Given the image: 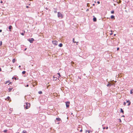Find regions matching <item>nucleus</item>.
Instances as JSON below:
<instances>
[{"instance_id":"obj_12","label":"nucleus","mask_w":133,"mask_h":133,"mask_svg":"<svg viewBox=\"0 0 133 133\" xmlns=\"http://www.w3.org/2000/svg\"><path fill=\"white\" fill-rule=\"evenodd\" d=\"M12 28V26L11 25H10L9 27V29L10 30V31H11V30Z\"/></svg>"},{"instance_id":"obj_31","label":"nucleus","mask_w":133,"mask_h":133,"mask_svg":"<svg viewBox=\"0 0 133 133\" xmlns=\"http://www.w3.org/2000/svg\"><path fill=\"white\" fill-rule=\"evenodd\" d=\"M86 11H89V9H87L86 10Z\"/></svg>"},{"instance_id":"obj_41","label":"nucleus","mask_w":133,"mask_h":133,"mask_svg":"<svg viewBox=\"0 0 133 133\" xmlns=\"http://www.w3.org/2000/svg\"><path fill=\"white\" fill-rule=\"evenodd\" d=\"M2 32V30L0 29V32Z\"/></svg>"},{"instance_id":"obj_26","label":"nucleus","mask_w":133,"mask_h":133,"mask_svg":"<svg viewBox=\"0 0 133 133\" xmlns=\"http://www.w3.org/2000/svg\"><path fill=\"white\" fill-rule=\"evenodd\" d=\"M59 76V77H60L61 76V75H60V73H58L57 74Z\"/></svg>"},{"instance_id":"obj_45","label":"nucleus","mask_w":133,"mask_h":133,"mask_svg":"<svg viewBox=\"0 0 133 133\" xmlns=\"http://www.w3.org/2000/svg\"><path fill=\"white\" fill-rule=\"evenodd\" d=\"M95 5V4H93L92 5L93 6H94Z\"/></svg>"},{"instance_id":"obj_43","label":"nucleus","mask_w":133,"mask_h":133,"mask_svg":"<svg viewBox=\"0 0 133 133\" xmlns=\"http://www.w3.org/2000/svg\"><path fill=\"white\" fill-rule=\"evenodd\" d=\"M112 34H113V33H111L110 34L111 35Z\"/></svg>"},{"instance_id":"obj_42","label":"nucleus","mask_w":133,"mask_h":133,"mask_svg":"<svg viewBox=\"0 0 133 133\" xmlns=\"http://www.w3.org/2000/svg\"><path fill=\"white\" fill-rule=\"evenodd\" d=\"M119 121H120V122H121V119H119Z\"/></svg>"},{"instance_id":"obj_52","label":"nucleus","mask_w":133,"mask_h":133,"mask_svg":"<svg viewBox=\"0 0 133 133\" xmlns=\"http://www.w3.org/2000/svg\"><path fill=\"white\" fill-rule=\"evenodd\" d=\"M76 43V44H77H77H77V43Z\"/></svg>"},{"instance_id":"obj_2","label":"nucleus","mask_w":133,"mask_h":133,"mask_svg":"<svg viewBox=\"0 0 133 133\" xmlns=\"http://www.w3.org/2000/svg\"><path fill=\"white\" fill-rule=\"evenodd\" d=\"M58 17L59 18L61 17V18H63V16L62 14L60 12H58Z\"/></svg>"},{"instance_id":"obj_13","label":"nucleus","mask_w":133,"mask_h":133,"mask_svg":"<svg viewBox=\"0 0 133 133\" xmlns=\"http://www.w3.org/2000/svg\"><path fill=\"white\" fill-rule=\"evenodd\" d=\"M59 46V47H62L63 46V44H62L61 43H60L59 45H58Z\"/></svg>"},{"instance_id":"obj_22","label":"nucleus","mask_w":133,"mask_h":133,"mask_svg":"<svg viewBox=\"0 0 133 133\" xmlns=\"http://www.w3.org/2000/svg\"><path fill=\"white\" fill-rule=\"evenodd\" d=\"M38 93L39 94H42V92L41 91H40L38 92Z\"/></svg>"},{"instance_id":"obj_48","label":"nucleus","mask_w":133,"mask_h":133,"mask_svg":"<svg viewBox=\"0 0 133 133\" xmlns=\"http://www.w3.org/2000/svg\"><path fill=\"white\" fill-rule=\"evenodd\" d=\"M21 67V66H20V65H19V68H20Z\"/></svg>"},{"instance_id":"obj_21","label":"nucleus","mask_w":133,"mask_h":133,"mask_svg":"<svg viewBox=\"0 0 133 133\" xmlns=\"http://www.w3.org/2000/svg\"><path fill=\"white\" fill-rule=\"evenodd\" d=\"M133 91V89H131L130 91V93L131 94H132L133 92H132V91Z\"/></svg>"},{"instance_id":"obj_5","label":"nucleus","mask_w":133,"mask_h":133,"mask_svg":"<svg viewBox=\"0 0 133 133\" xmlns=\"http://www.w3.org/2000/svg\"><path fill=\"white\" fill-rule=\"evenodd\" d=\"M52 43L55 45H57V44L58 42L56 41H53Z\"/></svg>"},{"instance_id":"obj_11","label":"nucleus","mask_w":133,"mask_h":133,"mask_svg":"<svg viewBox=\"0 0 133 133\" xmlns=\"http://www.w3.org/2000/svg\"><path fill=\"white\" fill-rule=\"evenodd\" d=\"M56 120L58 121H61V119L60 118H56Z\"/></svg>"},{"instance_id":"obj_47","label":"nucleus","mask_w":133,"mask_h":133,"mask_svg":"<svg viewBox=\"0 0 133 133\" xmlns=\"http://www.w3.org/2000/svg\"><path fill=\"white\" fill-rule=\"evenodd\" d=\"M26 49H27L26 48H25V50H25H25H26Z\"/></svg>"},{"instance_id":"obj_17","label":"nucleus","mask_w":133,"mask_h":133,"mask_svg":"<svg viewBox=\"0 0 133 133\" xmlns=\"http://www.w3.org/2000/svg\"><path fill=\"white\" fill-rule=\"evenodd\" d=\"M53 78L54 79V80L55 81H56V80H57V77H55L54 76H53Z\"/></svg>"},{"instance_id":"obj_51","label":"nucleus","mask_w":133,"mask_h":133,"mask_svg":"<svg viewBox=\"0 0 133 133\" xmlns=\"http://www.w3.org/2000/svg\"><path fill=\"white\" fill-rule=\"evenodd\" d=\"M79 78L80 79H81V78H80V77Z\"/></svg>"},{"instance_id":"obj_4","label":"nucleus","mask_w":133,"mask_h":133,"mask_svg":"<svg viewBox=\"0 0 133 133\" xmlns=\"http://www.w3.org/2000/svg\"><path fill=\"white\" fill-rule=\"evenodd\" d=\"M66 103V108H69V104L70 103V102H65Z\"/></svg>"},{"instance_id":"obj_25","label":"nucleus","mask_w":133,"mask_h":133,"mask_svg":"<svg viewBox=\"0 0 133 133\" xmlns=\"http://www.w3.org/2000/svg\"><path fill=\"white\" fill-rule=\"evenodd\" d=\"M25 72H26L25 71H23L22 72V73L23 74H24L25 73Z\"/></svg>"},{"instance_id":"obj_50","label":"nucleus","mask_w":133,"mask_h":133,"mask_svg":"<svg viewBox=\"0 0 133 133\" xmlns=\"http://www.w3.org/2000/svg\"><path fill=\"white\" fill-rule=\"evenodd\" d=\"M122 116V117H124V116H123H123Z\"/></svg>"},{"instance_id":"obj_34","label":"nucleus","mask_w":133,"mask_h":133,"mask_svg":"<svg viewBox=\"0 0 133 133\" xmlns=\"http://www.w3.org/2000/svg\"><path fill=\"white\" fill-rule=\"evenodd\" d=\"M126 103L125 102H124V104L125 105H126Z\"/></svg>"},{"instance_id":"obj_46","label":"nucleus","mask_w":133,"mask_h":133,"mask_svg":"<svg viewBox=\"0 0 133 133\" xmlns=\"http://www.w3.org/2000/svg\"><path fill=\"white\" fill-rule=\"evenodd\" d=\"M1 71V68H0V71Z\"/></svg>"},{"instance_id":"obj_14","label":"nucleus","mask_w":133,"mask_h":133,"mask_svg":"<svg viewBox=\"0 0 133 133\" xmlns=\"http://www.w3.org/2000/svg\"><path fill=\"white\" fill-rule=\"evenodd\" d=\"M111 19H115V16L113 15H112L111 16Z\"/></svg>"},{"instance_id":"obj_38","label":"nucleus","mask_w":133,"mask_h":133,"mask_svg":"<svg viewBox=\"0 0 133 133\" xmlns=\"http://www.w3.org/2000/svg\"><path fill=\"white\" fill-rule=\"evenodd\" d=\"M80 131L81 132L82 131V129H81L80 130Z\"/></svg>"},{"instance_id":"obj_10","label":"nucleus","mask_w":133,"mask_h":133,"mask_svg":"<svg viewBox=\"0 0 133 133\" xmlns=\"http://www.w3.org/2000/svg\"><path fill=\"white\" fill-rule=\"evenodd\" d=\"M90 132H92V131L89 130H86L85 133H90Z\"/></svg>"},{"instance_id":"obj_33","label":"nucleus","mask_w":133,"mask_h":133,"mask_svg":"<svg viewBox=\"0 0 133 133\" xmlns=\"http://www.w3.org/2000/svg\"><path fill=\"white\" fill-rule=\"evenodd\" d=\"M26 8H29V7L28 6H26Z\"/></svg>"},{"instance_id":"obj_9","label":"nucleus","mask_w":133,"mask_h":133,"mask_svg":"<svg viewBox=\"0 0 133 133\" xmlns=\"http://www.w3.org/2000/svg\"><path fill=\"white\" fill-rule=\"evenodd\" d=\"M94 17L93 18V20L94 22H96L97 21L96 18V17H94Z\"/></svg>"},{"instance_id":"obj_6","label":"nucleus","mask_w":133,"mask_h":133,"mask_svg":"<svg viewBox=\"0 0 133 133\" xmlns=\"http://www.w3.org/2000/svg\"><path fill=\"white\" fill-rule=\"evenodd\" d=\"M8 83H9V84H8V85H9L10 84H11L12 83L11 82H10L9 81H6L5 82V84H6Z\"/></svg>"},{"instance_id":"obj_44","label":"nucleus","mask_w":133,"mask_h":133,"mask_svg":"<svg viewBox=\"0 0 133 133\" xmlns=\"http://www.w3.org/2000/svg\"><path fill=\"white\" fill-rule=\"evenodd\" d=\"M15 78V79H16H16H17L16 78V77H15V78Z\"/></svg>"},{"instance_id":"obj_1","label":"nucleus","mask_w":133,"mask_h":133,"mask_svg":"<svg viewBox=\"0 0 133 133\" xmlns=\"http://www.w3.org/2000/svg\"><path fill=\"white\" fill-rule=\"evenodd\" d=\"M30 103H26V104L24 105V108L26 109H29L30 107Z\"/></svg>"},{"instance_id":"obj_35","label":"nucleus","mask_w":133,"mask_h":133,"mask_svg":"<svg viewBox=\"0 0 133 133\" xmlns=\"http://www.w3.org/2000/svg\"><path fill=\"white\" fill-rule=\"evenodd\" d=\"M97 3L98 4H99L100 3V2L99 1L97 2Z\"/></svg>"},{"instance_id":"obj_29","label":"nucleus","mask_w":133,"mask_h":133,"mask_svg":"<svg viewBox=\"0 0 133 133\" xmlns=\"http://www.w3.org/2000/svg\"><path fill=\"white\" fill-rule=\"evenodd\" d=\"M54 13H56L57 12V11L56 10H55L54 11Z\"/></svg>"},{"instance_id":"obj_16","label":"nucleus","mask_w":133,"mask_h":133,"mask_svg":"<svg viewBox=\"0 0 133 133\" xmlns=\"http://www.w3.org/2000/svg\"><path fill=\"white\" fill-rule=\"evenodd\" d=\"M16 60L15 58L13 59L12 60V62L13 63H14L15 62Z\"/></svg>"},{"instance_id":"obj_37","label":"nucleus","mask_w":133,"mask_h":133,"mask_svg":"<svg viewBox=\"0 0 133 133\" xmlns=\"http://www.w3.org/2000/svg\"><path fill=\"white\" fill-rule=\"evenodd\" d=\"M105 128L106 129H108V127H107Z\"/></svg>"},{"instance_id":"obj_8","label":"nucleus","mask_w":133,"mask_h":133,"mask_svg":"<svg viewBox=\"0 0 133 133\" xmlns=\"http://www.w3.org/2000/svg\"><path fill=\"white\" fill-rule=\"evenodd\" d=\"M127 102L129 103L127 105L129 106V105L130 104L131 102L130 101H129V100H127Z\"/></svg>"},{"instance_id":"obj_19","label":"nucleus","mask_w":133,"mask_h":133,"mask_svg":"<svg viewBox=\"0 0 133 133\" xmlns=\"http://www.w3.org/2000/svg\"><path fill=\"white\" fill-rule=\"evenodd\" d=\"M121 112H122L123 113L124 112L123 110L121 108Z\"/></svg>"},{"instance_id":"obj_49","label":"nucleus","mask_w":133,"mask_h":133,"mask_svg":"<svg viewBox=\"0 0 133 133\" xmlns=\"http://www.w3.org/2000/svg\"><path fill=\"white\" fill-rule=\"evenodd\" d=\"M116 35L115 34H114V36H115V35Z\"/></svg>"},{"instance_id":"obj_27","label":"nucleus","mask_w":133,"mask_h":133,"mask_svg":"<svg viewBox=\"0 0 133 133\" xmlns=\"http://www.w3.org/2000/svg\"><path fill=\"white\" fill-rule=\"evenodd\" d=\"M111 13L112 14H114V11H111Z\"/></svg>"},{"instance_id":"obj_40","label":"nucleus","mask_w":133,"mask_h":133,"mask_svg":"<svg viewBox=\"0 0 133 133\" xmlns=\"http://www.w3.org/2000/svg\"><path fill=\"white\" fill-rule=\"evenodd\" d=\"M103 129H104L105 128V127H103Z\"/></svg>"},{"instance_id":"obj_7","label":"nucleus","mask_w":133,"mask_h":133,"mask_svg":"<svg viewBox=\"0 0 133 133\" xmlns=\"http://www.w3.org/2000/svg\"><path fill=\"white\" fill-rule=\"evenodd\" d=\"M9 92H10L11 91H13L14 89L12 88H9L8 89Z\"/></svg>"},{"instance_id":"obj_39","label":"nucleus","mask_w":133,"mask_h":133,"mask_svg":"<svg viewBox=\"0 0 133 133\" xmlns=\"http://www.w3.org/2000/svg\"><path fill=\"white\" fill-rule=\"evenodd\" d=\"M0 3H3V1H1L0 2Z\"/></svg>"},{"instance_id":"obj_15","label":"nucleus","mask_w":133,"mask_h":133,"mask_svg":"<svg viewBox=\"0 0 133 133\" xmlns=\"http://www.w3.org/2000/svg\"><path fill=\"white\" fill-rule=\"evenodd\" d=\"M73 42L74 43H77L78 42H76L75 41L74 38H73Z\"/></svg>"},{"instance_id":"obj_18","label":"nucleus","mask_w":133,"mask_h":133,"mask_svg":"<svg viewBox=\"0 0 133 133\" xmlns=\"http://www.w3.org/2000/svg\"><path fill=\"white\" fill-rule=\"evenodd\" d=\"M111 85V84H110L109 83L107 85V87H109V86H110Z\"/></svg>"},{"instance_id":"obj_30","label":"nucleus","mask_w":133,"mask_h":133,"mask_svg":"<svg viewBox=\"0 0 133 133\" xmlns=\"http://www.w3.org/2000/svg\"><path fill=\"white\" fill-rule=\"evenodd\" d=\"M2 45V41L1 42V43H0V46L1 45Z\"/></svg>"},{"instance_id":"obj_3","label":"nucleus","mask_w":133,"mask_h":133,"mask_svg":"<svg viewBox=\"0 0 133 133\" xmlns=\"http://www.w3.org/2000/svg\"><path fill=\"white\" fill-rule=\"evenodd\" d=\"M27 40L31 43H32L34 40V39L32 38L28 39Z\"/></svg>"},{"instance_id":"obj_28","label":"nucleus","mask_w":133,"mask_h":133,"mask_svg":"<svg viewBox=\"0 0 133 133\" xmlns=\"http://www.w3.org/2000/svg\"><path fill=\"white\" fill-rule=\"evenodd\" d=\"M7 130H5L4 131V132H7Z\"/></svg>"},{"instance_id":"obj_20","label":"nucleus","mask_w":133,"mask_h":133,"mask_svg":"<svg viewBox=\"0 0 133 133\" xmlns=\"http://www.w3.org/2000/svg\"><path fill=\"white\" fill-rule=\"evenodd\" d=\"M26 130H23L22 133H26Z\"/></svg>"},{"instance_id":"obj_24","label":"nucleus","mask_w":133,"mask_h":133,"mask_svg":"<svg viewBox=\"0 0 133 133\" xmlns=\"http://www.w3.org/2000/svg\"><path fill=\"white\" fill-rule=\"evenodd\" d=\"M25 32V31H24V32H23V33H22L21 34V35H24V33Z\"/></svg>"},{"instance_id":"obj_23","label":"nucleus","mask_w":133,"mask_h":133,"mask_svg":"<svg viewBox=\"0 0 133 133\" xmlns=\"http://www.w3.org/2000/svg\"><path fill=\"white\" fill-rule=\"evenodd\" d=\"M10 98L8 96L7 98V99H8V100H9Z\"/></svg>"},{"instance_id":"obj_32","label":"nucleus","mask_w":133,"mask_h":133,"mask_svg":"<svg viewBox=\"0 0 133 133\" xmlns=\"http://www.w3.org/2000/svg\"><path fill=\"white\" fill-rule=\"evenodd\" d=\"M29 85L28 84H27V85H26V86H25L28 87H29Z\"/></svg>"},{"instance_id":"obj_36","label":"nucleus","mask_w":133,"mask_h":133,"mask_svg":"<svg viewBox=\"0 0 133 133\" xmlns=\"http://www.w3.org/2000/svg\"><path fill=\"white\" fill-rule=\"evenodd\" d=\"M119 48H117V50H119Z\"/></svg>"}]
</instances>
